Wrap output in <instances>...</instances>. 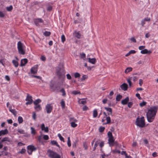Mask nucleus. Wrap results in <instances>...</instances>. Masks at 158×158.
<instances>
[{"mask_svg": "<svg viewBox=\"0 0 158 158\" xmlns=\"http://www.w3.org/2000/svg\"><path fill=\"white\" fill-rule=\"evenodd\" d=\"M158 107L154 106L151 107L147 112L146 115L148 121L149 122H152L154 119Z\"/></svg>", "mask_w": 158, "mask_h": 158, "instance_id": "1", "label": "nucleus"}, {"mask_svg": "<svg viewBox=\"0 0 158 158\" xmlns=\"http://www.w3.org/2000/svg\"><path fill=\"white\" fill-rule=\"evenodd\" d=\"M136 124L138 127H143L145 126V120L144 117L140 118H137L136 121Z\"/></svg>", "mask_w": 158, "mask_h": 158, "instance_id": "2", "label": "nucleus"}, {"mask_svg": "<svg viewBox=\"0 0 158 158\" xmlns=\"http://www.w3.org/2000/svg\"><path fill=\"white\" fill-rule=\"evenodd\" d=\"M48 156L51 158H60V156L57 153L50 150L48 151Z\"/></svg>", "mask_w": 158, "mask_h": 158, "instance_id": "3", "label": "nucleus"}, {"mask_svg": "<svg viewBox=\"0 0 158 158\" xmlns=\"http://www.w3.org/2000/svg\"><path fill=\"white\" fill-rule=\"evenodd\" d=\"M17 48L19 54L23 55L25 54V51L23 49V44L20 41L18 43Z\"/></svg>", "mask_w": 158, "mask_h": 158, "instance_id": "4", "label": "nucleus"}, {"mask_svg": "<svg viewBox=\"0 0 158 158\" xmlns=\"http://www.w3.org/2000/svg\"><path fill=\"white\" fill-rule=\"evenodd\" d=\"M57 75L59 78H63L64 77L65 72L63 69H59L57 72Z\"/></svg>", "mask_w": 158, "mask_h": 158, "instance_id": "5", "label": "nucleus"}, {"mask_svg": "<svg viewBox=\"0 0 158 158\" xmlns=\"http://www.w3.org/2000/svg\"><path fill=\"white\" fill-rule=\"evenodd\" d=\"M26 100L28 101V102L26 103V104L27 105L31 104L33 102V100L32 99V97L31 96H30L28 94H27V98L26 99Z\"/></svg>", "mask_w": 158, "mask_h": 158, "instance_id": "6", "label": "nucleus"}, {"mask_svg": "<svg viewBox=\"0 0 158 158\" xmlns=\"http://www.w3.org/2000/svg\"><path fill=\"white\" fill-rule=\"evenodd\" d=\"M45 109L47 113H50L52 110V106L50 104H48L46 105Z\"/></svg>", "mask_w": 158, "mask_h": 158, "instance_id": "7", "label": "nucleus"}, {"mask_svg": "<svg viewBox=\"0 0 158 158\" xmlns=\"http://www.w3.org/2000/svg\"><path fill=\"white\" fill-rule=\"evenodd\" d=\"M38 68V65H36L31 68V72L32 74H35L37 73Z\"/></svg>", "mask_w": 158, "mask_h": 158, "instance_id": "8", "label": "nucleus"}, {"mask_svg": "<svg viewBox=\"0 0 158 158\" xmlns=\"http://www.w3.org/2000/svg\"><path fill=\"white\" fill-rule=\"evenodd\" d=\"M114 137H109L108 140V143H109L110 146H112L114 145Z\"/></svg>", "mask_w": 158, "mask_h": 158, "instance_id": "9", "label": "nucleus"}, {"mask_svg": "<svg viewBox=\"0 0 158 158\" xmlns=\"http://www.w3.org/2000/svg\"><path fill=\"white\" fill-rule=\"evenodd\" d=\"M121 89L123 91H126L128 89V85L125 83H124L120 86Z\"/></svg>", "mask_w": 158, "mask_h": 158, "instance_id": "10", "label": "nucleus"}, {"mask_svg": "<svg viewBox=\"0 0 158 158\" xmlns=\"http://www.w3.org/2000/svg\"><path fill=\"white\" fill-rule=\"evenodd\" d=\"M34 21L35 24L37 26L39 25V23H43L44 22L43 20L41 18L35 19Z\"/></svg>", "mask_w": 158, "mask_h": 158, "instance_id": "11", "label": "nucleus"}, {"mask_svg": "<svg viewBox=\"0 0 158 158\" xmlns=\"http://www.w3.org/2000/svg\"><path fill=\"white\" fill-rule=\"evenodd\" d=\"M41 129L42 130L46 132H48L49 131L48 127H45L44 123H43L41 125Z\"/></svg>", "mask_w": 158, "mask_h": 158, "instance_id": "12", "label": "nucleus"}, {"mask_svg": "<svg viewBox=\"0 0 158 158\" xmlns=\"http://www.w3.org/2000/svg\"><path fill=\"white\" fill-rule=\"evenodd\" d=\"M28 60L26 58L22 59L21 61L20 66H24L27 62Z\"/></svg>", "mask_w": 158, "mask_h": 158, "instance_id": "13", "label": "nucleus"}, {"mask_svg": "<svg viewBox=\"0 0 158 158\" xmlns=\"http://www.w3.org/2000/svg\"><path fill=\"white\" fill-rule=\"evenodd\" d=\"M129 101V98L128 97H127L125 99H123L121 101V104L123 105H126Z\"/></svg>", "mask_w": 158, "mask_h": 158, "instance_id": "14", "label": "nucleus"}, {"mask_svg": "<svg viewBox=\"0 0 158 158\" xmlns=\"http://www.w3.org/2000/svg\"><path fill=\"white\" fill-rule=\"evenodd\" d=\"M8 133V131L7 129L4 130H2L0 131V136L4 135Z\"/></svg>", "mask_w": 158, "mask_h": 158, "instance_id": "15", "label": "nucleus"}, {"mask_svg": "<svg viewBox=\"0 0 158 158\" xmlns=\"http://www.w3.org/2000/svg\"><path fill=\"white\" fill-rule=\"evenodd\" d=\"M73 35L77 39H80L81 36V35L79 33V31L77 32V31H75L73 33Z\"/></svg>", "mask_w": 158, "mask_h": 158, "instance_id": "16", "label": "nucleus"}, {"mask_svg": "<svg viewBox=\"0 0 158 158\" xmlns=\"http://www.w3.org/2000/svg\"><path fill=\"white\" fill-rule=\"evenodd\" d=\"M78 102L79 104H81L83 105L85 104L87 102L85 100V98H81L79 99L78 101Z\"/></svg>", "mask_w": 158, "mask_h": 158, "instance_id": "17", "label": "nucleus"}, {"mask_svg": "<svg viewBox=\"0 0 158 158\" xmlns=\"http://www.w3.org/2000/svg\"><path fill=\"white\" fill-rule=\"evenodd\" d=\"M140 52L142 54H150L152 52L150 51H148L147 49H145L144 50H142Z\"/></svg>", "mask_w": 158, "mask_h": 158, "instance_id": "18", "label": "nucleus"}, {"mask_svg": "<svg viewBox=\"0 0 158 158\" xmlns=\"http://www.w3.org/2000/svg\"><path fill=\"white\" fill-rule=\"evenodd\" d=\"M105 109L107 111H108L109 113H108V115H112V109L111 108L105 107Z\"/></svg>", "mask_w": 158, "mask_h": 158, "instance_id": "19", "label": "nucleus"}, {"mask_svg": "<svg viewBox=\"0 0 158 158\" xmlns=\"http://www.w3.org/2000/svg\"><path fill=\"white\" fill-rule=\"evenodd\" d=\"M27 149H29L32 151H35L36 150V148L33 145H29L27 146Z\"/></svg>", "mask_w": 158, "mask_h": 158, "instance_id": "20", "label": "nucleus"}, {"mask_svg": "<svg viewBox=\"0 0 158 158\" xmlns=\"http://www.w3.org/2000/svg\"><path fill=\"white\" fill-rule=\"evenodd\" d=\"M88 60H89V61L93 64H94L96 62V59L95 58H92V59H91L90 58H88Z\"/></svg>", "mask_w": 158, "mask_h": 158, "instance_id": "21", "label": "nucleus"}, {"mask_svg": "<svg viewBox=\"0 0 158 158\" xmlns=\"http://www.w3.org/2000/svg\"><path fill=\"white\" fill-rule=\"evenodd\" d=\"M132 68L131 67H128L127 68L125 71V73L126 74L127 73H128L131 71L132 70Z\"/></svg>", "mask_w": 158, "mask_h": 158, "instance_id": "22", "label": "nucleus"}, {"mask_svg": "<svg viewBox=\"0 0 158 158\" xmlns=\"http://www.w3.org/2000/svg\"><path fill=\"white\" fill-rule=\"evenodd\" d=\"M35 106L34 108L37 111H38L39 110H41V107L40 105H35Z\"/></svg>", "mask_w": 158, "mask_h": 158, "instance_id": "23", "label": "nucleus"}, {"mask_svg": "<svg viewBox=\"0 0 158 158\" xmlns=\"http://www.w3.org/2000/svg\"><path fill=\"white\" fill-rule=\"evenodd\" d=\"M106 122L105 123H103V124H109L110 123L111 119L110 118L109 116L106 117Z\"/></svg>", "mask_w": 158, "mask_h": 158, "instance_id": "24", "label": "nucleus"}, {"mask_svg": "<svg viewBox=\"0 0 158 158\" xmlns=\"http://www.w3.org/2000/svg\"><path fill=\"white\" fill-rule=\"evenodd\" d=\"M10 142V140L9 138L7 137H6L5 138H3L2 140H1V141L0 142V143H2V142Z\"/></svg>", "mask_w": 158, "mask_h": 158, "instance_id": "25", "label": "nucleus"}, {"mask_svg": "<svg viewBox=\"0 0 158 158\" xmlns=\"http://www.w3.org/2000/svg\"><path fill=\"white\" fill-rule=\"evenodd\" d=\"M51 143L52 145H55L59 148L60 147L59 145L57 143L56 141H51Z\"/></svg>", "mask_w": 158, "mask_h": 158, "instance_id": "26", "label": "nucleus"}, {"mask_svg": "<svg viewBox=\"0 0 158 158\" xmlns=\"http://www.w3.org/2000/svg\"><path fill=\"white\" fill-rule=\"evenodd\" d=\"M9 110L13 113L15 116H16L17 111L15 110L12 109L11 108H10Z\"/></svg>", "mask_w": 158, "mask_h": 158, "instance_id": "27", "label": "nucleus"}, {"mask_svg": "<svg viewBox=\"0 0 158 158\" xmlns=\"http://www.w3.org/2000/svg\"><path fill=\"white\" fill-rule=\"evenodd\" d=\"M122 98V96L121 95L119 94L118 95L116 98V100L117 101H119Z\"/></svg>", "mask_w": 158, "mask_h": 158, "instance_id": "28", "label": "nucleus"}, {"mask_svg": "<svg viewBox=\"0 0 158 158\" xmlns=\"http://www.w3.org/2000/svg\"><path fill=\"white\" fill-rule=\"evenodd\" d=\"M12 62L14 65L15 66V67H17L18 66L19 63L17 61L15 60H12Z\"/></svg>", "mask_w": 158, "mask_h": 158, "instance_id": "29", "label": "nucleus"}, {"mask_svg": "<svg viewBox=\"0 0 158 158\" xmlns=\"http://www.w3.org/2000/svg\"><path fill=\"white\" fill-rule=\"evenodd\" d=\"M98 112L96 110H94L93 113V116L94 118H96L97 116Z\"/></svg>", "mask_w": 158, "mask_h": 158, "instance_id": "30", "label": "nucleus"}, {"mask_svg": "<svg viewBox=\"0 0 158 158\" xmlns=\"http://www.w3.org/2000/svg\"><path fill=\"white\" fill-rule=\"evenodd\" d=\"M18 121L19 124L22 123L23 122V119L21 116H19L18 118Z\"/></svg>", "mask_w": 158, "mask_h": 158, "instance_id": "31", "label": "nucleus"}, {"mask_svg": "<svg viewBox=\"0 0 158 158\" xmlns=\"http://www.w3.org/2000/svg\"><path fill=\"white\" fill-rule=\"evenodd\" d=\"M41 101L40 99H38L36 100L34 102V105H38V104L41 102Z\"/></svg>", "mask_w": 158, "mask_h": 158, "instance_id": "32", "label": "nucleus"}, {"mask_svg": "<svg viewBox=\"0 0 158 158\" xmlns=\"http://www.w3.org/2000/svg\"><path fill=\"white\" fill-rule=\"evenodd\" d=\"M60 92L62 93V95L64 96H65L66 95V93L65 92V91L64 90V89L62 88L60 90Z\"/></svg>", "mask_w": 158, "mask_h": 158, "instance_id": "33", "label": "nucleus"}, {"mask_svg": "<svg viewBox=\"0 0 158 158\" xmlns=\"http://www.w3.org/2000/svg\"><path fill=\"white\" fill-rule=\"evenodd\" d=\"M31 133L33 135H35L36 134V131L35 129L33 127H31Z\"/></svg>", "mask_w": 158, "mask_h": 158, "instance_id": "34", "label": "nucleus"}, {"mask_svg": "<svg viewBox=\"0 0 158 158\" xmlns=\"http://www.w3.org/2000/svg\"><path fill=\"white\" fill-rule=\"evenodd\" d=\"M51 32L49 31H45L44 33V35L46 36H49Z\"/></svg>", "mask_w": 158, "mask_h": 158, "instance_id": "35", "label": "nucleus"}, {"mask_svg": "<svg viewBox=\"0 0 158 158\" xmlns=\"http://www.w3.org/2000/svg\"><path fill=\"white\" fill-rule=\"evenodd\" d=\"M17 131L20 134H24L25 133V131L24 130L21 129H18L17 130Z\"/></svg>", "mask_w": 158, "mask_h": 158, "instance_id": "36", "label": "nucleus"}, {"mask_svg": "<svg viewBox=\"0 0 158 158\" xmlns=\"http://www.w3.org/2000/svg\"><path fill=\"white\" fill-rule=\"evenodd\" d=\"M72 94L75 95L78 94H81V92L79 91L74 90L72 91Z\"/></svg>", "mask_w": 158, "mask_h": 158, "instance_id": "37", "label": "nucleus"}, {"mask_svg": "<svg viewBox=\"0 0 158 158\" xmlns=\"http://www.w3.org/2000/svg\"><path fill=\"white\" fill-rule=\"evenodd\" d=\"M74 77L75 78H79L80 77V74L78 73H76L74 74Z\"/></svg>", "mask_w": 158, "mask_h": 158, "instance_id": "38", "label": "nucleus"}, {"mask_svg": "<svg viewBox=\"0 0 158 158\" xmlns=\"http://www.w3.org/2000/svg\"><path fill=\"white\" fill-rule=\"evenodd\" d=\"M87 76L86 75H83L82 78H81V81H82L87 78Z\"/></svg>", "mask_w": 158, "mask_h": 158, "instance_id": "39", "label": "nucleus"}, {"mask_svg": "<svg viewBox=\"0 0 158 158\" xmlns=\"http://www.w3.org/2000/svg\"><path fill=\"white\" fill-rule=\"evenodd\" d=\"M81 58L83 59L84 60L85 59V54L84 53L80 54Z\"/></svg>", "mask_w": 158, "mask_h": 158, "instance_id": "40", "label": "nucleus"}, {"mask_svg": "<svg viewBox=\"0 0 158 158\" xmlns=\"http://www.w3.org/2000/svg\"><path fill=\"white\" fill-rule=\"evenodd\" d=\"M146 102L144 101H143L142 102L139 104V106L140 107H142L146 105Z\"/></svg>", "mask_w": 158, "mask_h": 158, "instance_id": "41", "label": "nucleus"}, {"mask_svg": "<svg viewBox=\"0 0 158 158\" xmlns=\"http://www.w3.org/2000/svg\"><path fill=\"white\" fill-rule=\"evenodd\" d=\"M67 144L69 147H70L71 146V141L70 139V137H68V142Z\"/></svg>", "mask_w": 158, "mask_h": 158, "instance_id": "42", "label": "nucleus"}, {"mask_svg": "<svg viewBox=\"0 0 158 158\" xmlns=\"http://www.w3.org/2000/svg\"><path fill=\"white\" fill-rule=\"evenodd\" d=\"M71 126L73 127H75L77 126V124H76L74 122H72L71 123Z\"/></svg>", "mask_w": 158, "mask_h": 158, "instance_id": "43", "label": "nucleus"}, {"mask_svg": "<svg viewBox=\"0 0 158 158\" xmlns=\"http://www.w3.org/2000/svg\"><path fill=\"white\" fill-rule=\"evenodd\" d=\"M58 136L59 137L60 140L61 141H64V138L61 136V135L60 134H58Z\"/></svg>", "mask_w": 158, "mask_h": 158, "instance_id": "44", "label": "nucleus"}, {"mask_svg": "<svg viewBox=\"0 0 158 158\" xmlns=\"http://www.w3.org/2000/svg\"><path fill=\"white\" fill-rule=\"evenodd\" d=\"M105 127H100L99 129V131L100 132H103L105 130Z\"/></svg>", "mask_w": 158, "mask_h": 158, "instance_id": "45", "label": "nucleus"}, {"mask_svg": "<svg viewBox=\"0 0 158 158\" xmlns=\"http://www.w3.org/2000/svg\"><path fill=\"white\" fill-rule=\"evenodd\" d=\"M13 9V7L12 6H10L9 7H6V10L8 11H11Z\"/></svg>", "mask_w": 158, "mask_h": 158, "instance_id": "46", "label": "nucleus"}, {"mask_svg": "<svg viewBox=\"0 0 158 158\" xmlns=\"http://www.w3.org/2000/svg\"><path fill=\"white\" fill-rule=\"evenodd\" d=\"M61 106L63 108H64L65 107V103L64 102L63 100L61 102Z\"/></svg>", "mask_w": 158, "mask_h": 158, "instance_id": "47", "label": "nucleus"}, {"mask_svg": "<svg viewBox=\"0 0 158 158\" xmlns=\"http://www.w3.org/2000/svg\"><path fill=\"white\" fill-rule=\"evenodd\" d=\"M98 141L95 142V143L94 145V148L93 151L95 150L96 149V147L98 146Z\"/></svg>", "mask_w": 158, "mask_h": 158, "instance_id": "48", "label": "nucleus"}, {"mask_svg": "<svg viewBox=\"0 0 158 158\" xmlns=\"http://www.w3.org/2000/svg\"><path fill=\"white\" fill-rule=\"evenodd\" d=\"M26 152V150L24 148H22L21 151L19 152V153H20L21 154H23Z\"/></svg>", "mask_w": 158, "mask_h": 158, "instance_id": "49", "label": "nucleus"}, {"mask_svg": "<svg viewBox=\"0 0 158 158\" xmlns=\"http://www.w3.org/2000/svg\"><path fill=\"white\" fill-rule=\"evenodd\" d=\"M61 40L62 42H64L65 40V36L64 35H62L61 37Z\"/></svg>", "mask_w": 158, "mask_h": 158, "instance_id": "50", "label": "nucleus"}, {"mask_svg": "<svg viewBox=\"0 0 158 158\" xmlns=\"http://www.w3.org/2000/svg\"><path fill=\"white\" fill-rule=\"evenodd\" d=\"M107 135L109 138L112 137H113L112 133L110 131H109L108 132Z\"/></svg>", "mask_w": 158, "mask_h": 158, "instance_id": "51", "label": "nucleus"}, {"mask_svg": "<svg viewBox=\"0 0 158 158\" xmlns=\"http://www.w3.org/2000/svg\"><path fill=\"white\" fill-rule=\"evenodd\" d=\"M36 113H35V112H33L32 118L34 120H35L36 119Z\"/></svg>", "mask_w": 158, "mask_h": 158, "instance_id": "52", "label": "nucleus"}, {"mask_svg": "<svg viewBox=\"0 0 158 158\" xmlns=\"http://www.w3.org/2000/svg\"><path fill=\"white\" fill-rule=\"evenodd\" d=\"M145 22L144 20L143 19L141 20V25L142 27H144V25L145 24Z\"/></svg>", "mask_w": 158, "mask_h": 158, "instance_id": "53", "label": "nucleus"}, {"mask_svg": "<svg viewBox=\"0 0 158 158\" xmlns=\"http://www.w3.org/2000/svg\"><path fill=\"white\" fill-rule=\"evenodd\" d=\"M43 138L44 140H47L49 139V137L47 135H45L43 136Z\"/></svg>", "mask_w": 158, "mask_h": 158, "instance_id": "54", "label": "nucleus"}, {"mask_svg": "<svg viewBox=\"0 0 158 158\" xmlns=\"http://www.w3.org/2000/svg\"><path fill=\"white\" fill-rule=\"evenodd\" d=\"M133 105V103L132 102H129L128 103V106L129 108H131Z\"/></svg>", "mask_w": 158, "mask_h": 158, "instance_id": "55", "label": "nucleus"}, {"mask_svg": "<svg viewBox=\"0 0 158 158\" xmlns=\"http://www.w3.org/2000/svg\"><path fill=\"white\" fill-rule=\"evenodd\" d=\"M131 79H128L127 80V82L128 83L129 86H131V85H132V83H131Z\"/></svg>", "mask_w": 158, "mask_h": 158, "instance_id": "56", "label": "nucleus"}, {"mask_svg": "<svg viewBox=\"0 0 158 158\" xmlns=\"http://www.w3.org/2000/svg\"><path fill=\"white\" fill-rule=\"evenodd\" d=\"M130 40L134 43L136 42V40L134 37H132L130 38Z\"/></svg>", "mask_w": 158, "mask_h": 158, "instance_id": "57", "label": "nucleus"}, {"mask_svg": "<svg viewBox=\"0 0 158 158\" xmlns=\"http://www.w3.org/2000/svg\"><path fill=\"white\" fill-rule=\"evenodd\" d=\"M132 79L134 81H135L138 80V78L136 77H131V79Z\"/></svg>", "mask_w": 158, "mask_h": 158, "instance_id": "58", "label": "nucleus"}, {"mask_svg": "<svg viewBox=\"0 0 158 158\" xmlns=\"http://www.w3.org/2000/svg\"><path fill=\"white\" fill-rule=\"evenodd\" d=\"M66 77L67 79L68 80H70L72 78L71 75L69 74H67Z\"/></svg>", "mask_w": 158, "mask_h": 158, "instance_id": "59", "label": "nucleus"}, {"mask_svg": "<svg viewBox=\"0 0 158 158\" xmlns=\"http://www.w3.org/2000/svg\"><path fill=\"white\" fill-rule=\"evenodd\" d=\"M104 145V143L103 141L101 142L99 144V146L101 148H102Z\"/></svg>", "mask_w": 158, "mask_h": 158, "instance_id": "60", "label": "nucleus"}, {"mask_svg": "<svg viewBox=\"0 0 158 158\" xmlns=\"http://www.w3.org/2000/svg\"><path fill=\"white\" fill-rule=\"evenodd\" d=\"M136 96L137 97L138 99L139 100L142 99V98L140 97V95L139 94L137 93L136 94Z\"/></svg>", "mask_w": 158, "mask_h": 158, "instance_id": "61", "label": "nucleus"}, {"mask_svg": "<svg viewBox=\"0 0 158 158\" xmlns=\"http://www.w3.org/2000/svg\"><path fill=\"white\" fill-rule=\"evenodd\" d=\"M88 109V108L86 106H85L83 108V110L86 111Z\"/></svg>", "mask_w": 158, "mask_h": 158, "instance_id": "62", "label": "nucleus"}, {"mask_svg": "<svg viewBox=\"0 0 158 158\" xmlns=\"http://www.w3.org/2000/svg\"><path fill=\"white\" fill-rule=\"evenodd\" d=\"M144 20L145 21L149 22L150 21V19L148 17H147L144 19Z\"/></svg>", "mask_w": 158, "mask_h": 158, "instance_id": "63", "label": "nucleus"}, {"mask_svg": "<svg viewBox=\"0 0 158 158\" xmlns=\"http://www.w3.org/2000/svg\"><path fill=\"white\" fill-rule=\"evenodd\" d=\"M145 47V46H141L139 47V49L140 50H142L143 49H144Z\"/></svg>", "mask_w": 158, "mask_h": 158, "instance_id": "64", "label": "nucleus"}]
</instances>
